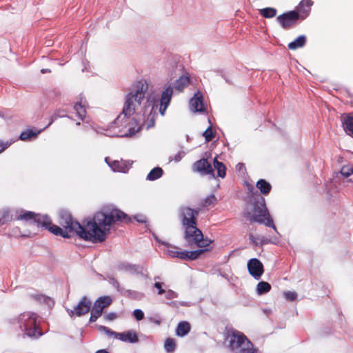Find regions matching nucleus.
Returning a JSON list of instances; mask_svg holds the SVG:
<instances>
[{"instance_id": "nucleus-52", "label": "nucleus", "mask_w": 353, "mask_h": 353, "mask_svg": "<svg viewBox=\"0 0 353 353\" xmlns=\"http://www.w3.org/2000/svg\"><path fill=\"white\" fill-rule=\"evenodd\" d=\"M91 313L94 315H95L96 316H97L98 318H99L102 313L101 311L98 310H96L95 308H94L93 307H92L91 308Z\"/></svg>"}, {"instance_id": "nucleus-36", "label": "nucleus", "mask_w": 353, "mask_h": 353, "mask_svg": "<svg viewBox=\"0 0 353 353\" xmlns=\"http://www.w3.org/2000/svg\"><path fill=\"white\" fill-rule=\"evenodd\" d=\"M212 241L208 239H204L203 236L201 238H199V241L195 242L194 245H196L199 248H205L210 245Z\"/></svg>"}, {"instance_id": "nucleus-31", "label": "nucleus", "mask_w": 353, "mask_h": 353, "mask_svg": "<svg viewBox=\"0 0 353 353\" xmlns=\"http://www.w3.org/2000/svg\"><path fill=\"white\" fill-rule=\"evenodd\" d=\"M214 167L217 170V174L219 177L224 178L225 176L226 167L222 162L219 161L216 158L214 159Z\"/></svg>"}, {"instance_id": "nucleus-24", "label": "nucleus", "mask_w": 353, "mask_h": 353, "mask_svg": "<svg viewBox=\"0 0 353 353\" xmlns=\"http://www.w3.org/2000/svg\"><path fill=\"white\" fill-rule=\"evenodd\" d=\"M190 82V79L186 76H181L174 83V88L178 92H181L183 89L188 86Z\"/></svg>"}, {"instance_id": "nucleus-19", "label": "nucleus", "mask_w": 353, "mask_h": 353, "mask_svg": "<svg viewBox=\"0 0 353 353\" xmlns=\"http://www.w3.org/2000/svg\"><path fill=\"white\" fill-rule=\"evenodd\" d=\"M112 299L110 296H100L93 303L92 307L103 312V310L111 305Z\"/></svg>"}, {"instance_id": "nucleus-43", "label": "nucleus", "mask_w": 353, "mask_h": 353, "mask_svg": "<svg viewBox=\"0 0 353 353\" xmlns=\"http://www.w3.org/2000/svg\"><path fill=\"white\" fill-rule=\"evenodd\" d=\"M163 294H165V299L168 300H172L178 297V294L172 290H165Z\"/></svg>"}, {"instance_id": "nucleus-41", "label": "nucleus", "mask_w": 353, "mask_h": 353, "mask_svg": "<svg viewBox=\"0 0 353 353\" xmlns=\"http://www.w3.org/2000/svg\"><path fill=\"white\" fill-rule=\"evenodd\" d=\"M203 135L205 137V141L208 142L211 141L214 139V134L212 130L211 126L208 127L206 129V130L203 132Z\"/></svg>"}, {"instance_id": "nucleus-59", "label": "nucleus", "mask_w": 353, "mask_h": 353, "mask_svg": "<svg viewBox=\"0 0 353 353\" xmlns=\"http://www.w3.org/2000/svg\"><path fill=\"white\" fill-rule=\"evenodd\" d=\"M168 304L170 306H172V307H175V306H176V302H174V301H172V302L168 303Z\"/></svg>"}, {"instance_id": "nucleus-16", "label": "nucleus", "mask_w": 353, "mask_h": 353, "mask_svg": "<svg viewBox=\"0 0 353 353\" xmlns=\"http://www.w3.org/2000/svg\"><path fill=\"white\" fill-rule=\"evenodd\" d=\"M193 170L203 175L212 174L213 176H214L211 164L205 159L196 161L193 165Z\"/></svg>"}, {"instance_id": "nucleus-35", "label": "nucleus", "mask_w": 353, "mask_h": 353, "mask_svg": "<svg viewBox=\"0 0 353 353\" xmlns=\"http://www.w3.org/2000/svg\"><path fill=\"white\" fill-rule=\"evenodd\" d=\"M312 5L311 0H302L299 5V10L301 12H307Z\"/></svg>"}, {"instance_id": "nucleus-13", "label": "nucleus", "mask_w": 353, "mask_h": 353, "mask_svg": "<svg viewBox=\"0 0 353 353\" xmlns=\"http://www.w3.org/2000/svg\"><path fill=\"white\" fill-rule=\"evenodd\" d=\"M172 94L173 87L171 83H167L165 86L164 90L162 92L160 99L159 112L163 116L170 105Z\"/></svg>"}, {"instance_id": "nucleus-17", "label": "nucleus", "mask_w": 353, "mask_h": 353, "mask_svg": "<svg viewBox=\"0 0 353 353\" xmlns=\"http://www.w3.org/2000/svg\"><path fill=\"white\" fill-rule=\"evenodd\" d=\"M341 121L346 134L353 137V114H343Z\"/></svg>"}, {"instance_id": "nucleus-15", "label": "nucleus", "mask_w": 353, "mask_h": 353, "mask_svg": "<svg viewBox=\"0 0 353 353\" xmlns=\"http://www.w3.org/2000/svg\"><path fill=\"white\" fill-rule=\"evenodd\" d=\"M117 270L130 274H142L143 273L142 266L137 264H132L127 261L118 263L117 264Z\"/></svg>"}, {"instance_id": "nucleus-18", "label": "nucleus", "mask_w": 353, "mask_h": 353, "mask_svg": "<svg viewBox=\"0 0 353 353\" xmlns=\"http://www.w3.org/2000/svg\"><path fill=\"white\" fill-rule=\"evenodd\" d=\"M105 161L108 163L109 166L114 172H127L131 166V163L126 161H114L112 163L108 161V158H105Z\"/></svg>"}, {"instance_id": "nucleus-51", "label": "nucleus", "mask_w": 353, "mask_h": 353, "mask_svg": "<svg viewBox=\"0 0 353 353\" xmlns=\"http://www.w3.org/2000/svg\"><path fill=\"white\" fill-rule=\"evenodd\" d=\"M117 314L114 312H110L105 316V319L108 321H113L117 318Z\"/></svg>"}, {"instance_id": "nucleus-42", "label": "nucleus", "mask_w": 353, "mask_h": 353, "mask_svg": "<svg viewBox=\"0 0 353 353\" xmlns=\"http://www.w3.org/2000/svg\"><path fill=\"white\" fill-rule=\"evenodd\" d=\"M108 281H109V283L114 288H115L118 292H119L120 293L121 292V290H123V288H121L120 286V284H119V281L114 277L109 276L108 277Z\"/></svg>"}, {"instance_id": "nucleus-49", "label": "nucleus", "mask_w": 353, "mask_h": 353, "mask_svg": "<svg viewBox=\"0 0 353 353\" xmlns=\"http://www.w3.org/2000/svg\"><path fill=\"white\" fill-rule=\"evenodd\" d=\"M185 152H184V151H179V152H178L175 154V156H174V157L173 160H174L175 162H179V161H180L183 158V157L185 156Z\"/></svg>"}, {"instance_id": "nucleus-8", "label": "nucleus", "mask_w": 353, "mask_h": 353, "mask_svg": "<svg viewBox=\"0 0 353 353\" xmlns=\"http://www.w3.org/2000/svg\"><path fill=\"white\" fill-rule=\"evenodd\" d=\"M92 305V302L91 299L87 296H83L73 309L67 308L66 311L70 318L80 317L89 313Z\"/></svg>"}, {"instance_id": "nucleus-5", "label": "nucleus", "mask_w": 353, "mask_h": 353, "mask_svg": "<svg viewBox=\"0 0 353 353\" xmlns=\"http://www.w3.org/2000/svg\"><path fill=\"white\" fill-rule=\"evenodd\" d=\"M20 329L29 337L37 338L42 335L37 325V316L34 313L24 312L18 317Z\"/></svg>"}, {"instance_id": "nucleus-50", "label": "nucleus", "mask_w": 353, "mask_h": 353, "mask_svg": "<svg viewBox=\"0 0 353 353\" xmlns=\"http://www.w3.org/2000/svg\"><path fill=\"white\" fill-rule=\"evenodd\" d=\"M10 143L8 142H4L0 140V153L3 152L6 149L10 146Z\"/></svg>"}, {"instance_id": "nucleus-21", "label": "nucleus", "mask_w": 353, "mask_h": 353, "mask_svg": "<svg viewBox=\"0 0 353 353\" xmlns=\"http://www.w3.org/2000/svg\"><path fill=\"white\" fill-rule=\"evenodd\" d=\"M41 228H44L45 229H48L50 232L57 235L61 236L63 238H70L71 236V233H70L65 228H61L59 226L56 225H51V223L47 226H41Z\"/></svg>"}, {"instance_id": "nucleus-56", "label": "nucleus", "mask_w": 353, "mask_h": 353, "mask_svg": "<svg viewBox=\"0 0 353 353\" xmlns=\"http://www.w3.org/2000/svg\"><path fill=\"white\" fill-rule=\"evenodd\" d=\"M151 321L158 325H159L161 322V320H157V319H151Z\"/></svg>"}, {"instance_id": "nucleus-54", "label": "nucleus", "mask_w": 353, "mask_h": 353, "mask_svg": "<svg viewBox=\"0 0 353 353\" xmlns=\"http://www.w3.org/2000/svg\"><path fill=\"white\" fill-rule=\"evenodd\" d=\"M99 318L96 316L95 315L90 313V316L89 319L90 323H94Z\"/></svg>"}, {"instance_id": "nucleus-55", "label": "nucleus", "mask_w": 353, "mask_h": 353, "mask_svg": "<svg viewBox=\"0 0 353 353\" xmlns=\"http://www.w3.org/2000/svg\"><path fill=\"white\" fill-rule=\"evenodd\" d=\"M236 169L239 171H241L243 169H245V165L243 163H239L236 165Z\"/></svg>"}, {"instance_id": "nucleus-37", "label": "nucleus", "mask_w": 353, "mask_h": 353, "mask_svg": "<svg viewBox=\"0 0 353 353\" xmlns=\"http://www.w3.org/2000/svg\"><path fill=\"white\" fill-rule=\"evenodd\" d=\"M10 219L8 210H3L0 213V225L8 221Z\"/></svg>"}, {"instance_id": "nucleus-38", "label": "nucleus", "mask_w": 353, "mask_h": 353, "mask_svg": "<svg viewBox=\"0 0 353 353\" xmlns=\"http://www.w3.org/2000/svg\"><path fill=\"white\" fill-rule=\"evenodd\" d=\"M340 174L344 177H349L353 174V168L350 166H343L341 169Z\"/></svg>"}, {"instance_id": "nucleus-45", "label": "nucleus", "mask_w": 353, "mask_h": 353, "mask_svg": "<svg viewBox=\"0 0 353 353\" xmlns=\"http://www.w3.org/2000/svg\"><path fill=\"white\" fill-rule=\"evenodd\" d=\"M216 201V198L214 194H210V196H207L203 202V205L206 207L209 206L213 203H214Z\"/></svg>"}, {"instance_id": "nucleus-34", "label": "nucleus", "mask_w": 353, "mask_h": 353, "mask_svg": "<svg viewBox=\"0 0 353 353\" xmlns=\"http://www.w3.org/2000/svg\"><path fill=\"white\" fill-rule=\"evenodd\" d=\"M164 348L168 353H172L176 349V342L172 338H168L164 344Z\"/></svg>"}, {"instance_id": "nucleus-26", "label": "nucleus", "mask_w": 353, "mask_h": 353, "mask_svg": "<svg viewBox=\"0 0 353 353\" xmlns=\"http://www.w3.org/2000/svg\"><path fill=\"white\" fill-rule=\"evenodd\" d=\"M306 37L305 35H300L294 41L288 44V48L290 50H296L302 48L305 45Z\"/></svg>"}, {"instance_id": "nucleus-53", "label": "nucleus", "mask_w": 353, "mask_h": 353, "mask_svg": "<svg viewBox=\"0 0 353 353\" xmlns=\"http://www.w3.org/2000/svg\"><path fill=\"white\" fill-rule=\"evenodd\" d=\"M134 219L137 220V221H138L139 223L145 222V219L143 216H135Z\"/></svg>"}, {"instance_id": "nucleus-33", "label": "nucleus", "mask_w": 353, "mask_h": 353, "mask_svg": "<svg viewBox=\"0 0 353 353\" xmlns=\"http://www.w3.org/2000/svg\"><path fill=\"white\" fill-rule=\"evenodd\" d=\"M41 130H39L38 132H34L32 130H27L21 132L19 138L22 141H26L32 137H36L41 132Z\"/></svg>"}, {"instance_id": "nucleus-11", "label": "nucleus", "mask_w": 353, "mask_h": 353, "mask_svg": "<svg viewBox=\"0 0 353 353\" xmlns=\"http://www.w3.org/2000/svg\"><path fill=\"white\" fill-rule=\"evenodd\" d=\"M183 227L185 229L184 239L190 246L194 245L195 242L199 241V238H201L203 236L201 230L196 227V225Z\"/></svg>"}, {"instance_id": "nucleus-25", "label": "nucleus", "mask_w": 353, "mask_h": 353, "mask_svg": "<svg viewBox=\"0 0 353 353\" xmlns=\"http://www.w3.org/2000/svg\"><path fill=\"white\" fill-rule=\"evenodd\" d=\"M190 331V324L187 321L180 322L176 329V334L179 336H184Z\"/></svg>"}, {"instance_id": "nucleus-40", "label": "nucleus", "mask_w": 353, "mask_h": 353, "mask_svg": "<svg viewBox=\"0 0 353 353\" xmlns=\"http://www.w3.org/2000/svg\"><path fill=\"white\" fill-rule=\"evenodd\" d=\"M99 330L100 331H103L107 335L110 336H114V338L117 339V334L119 332H116L114 331L111 330L108 327L103 326V325H99Z\"/></svg>"}, {"instance_id": "nucleus-3", "label": "nucleus", "mask_w": 353, "mask_h": 353, "mask_svg": "<svg viewBox=\"0 0 353 353\" xmlns=\"http://www.w3.org/2000/svg\"><path fill=\"white\" fill-rule=\"evenodd\" d=\"M254 214L247 212L245 216L252 222H257L265 224L268 227L272 228L277 232L273 220L270 217L269 211L265 205V199L259 196V198L254 203Z\"/></svg>"}, {"instance_id": "nucleus-60", "label": "nucleus", "mask_w": 353, "mask_h": 353, "mask_svg": "<svg viewBox=\"0 0 353 353\" xmlns=\"http://www.w3.org/2000/svg\"><path fill=\"white\" fill-rule=\"evenodd\" d=\"M154 279H155V280H159V276H155V277H154Z\"/></svg>"}, {"instance_id": "nucleus-61", "label": "nucleus", "mask_w": 353, "mask_h": 353, "mask_svg": "<svg viewBox=\"0 0 353 353\" xmlns=\"http://www.w3.org/2000/svg\"><path fill=\"white\" fill-rule=\"evenodd\" d=\"M52 122H53V119H52V121L50 122V123L48 124V125H50V124H52Z\"/></svg>"}, {"instance_id": "nucleus-12", "label": "nucleus", "mask_w": 353, "mask_h": 353, "mask_svg": "<svg viewBox=\"0 0 353 353\" xmlns=\"http://www.w3.org/2000/svg\"><path fill=\"white\" fill-rule=\"evenodd\" d=\"M248 270L250 274L256 280H259L264 272L263 263L256 258H252L248 261Z\"/></svg>"}, {"instance_id": "nucleus-46", "label": "nucleus", "mask_w": 353, "mask_h": 353, "mask_svg": "<svg viewBox=\"0 0 353 353\" xmlns=\"http://www.w3.org/2000/svg\"><path fill=\"white\" fill-rule=\"evenodd\" d=\"M218 73L224 79V80L225 81L226 83H229V84H232V81L231 79V77L229 73L228 72H225L223 70L221 71H218Z\"/></svg>"}, {"instance_id": "nucleus-27", "label": "nucleus", "mask_w": 353, "mask_h": 353, "mask_svg": "<svg viewBox=\"0 0 353 353\" xmlns=\"http://www.w3.org/2000/svg\"><path fill=\"white\" fill-rule=\"evenodd\" d=\"M256 186L260 190L261 193L264 195L268 194L272 189L270 183L265 179H259L257 181Z\"/></svg>"}, {"instance_id": "nucleus-39", "label": "nucleus", "mask_w": 353, "mask_h": 353, "mask_svg": "<svg viewBox=\"0 0 353 353\" xmlns=\"http://www.w3.org/2000/svg\"><path fill=\"white\" fill-rule=\"evenodd\" d=\"M35 300L39 301V302H43L46 304L49 305L50 302L52 303V301L50 298L42 294H35L32 296Z\"/></svg>"}, {"instance_id": "nucleus-29", "label": "nucleus", "mask_w": 353, "mask_h": 353, "mask_svg": "<svg viewBox=\"0 0 353 353\" xmlns=\"http://www.w3.org/2000/svg\"><path fill=\"white\" fill-rule=\"evenodd\" d=\"M271 290V285L266 281H260L256 285V292L262 295L269 292Z\"/></svg>"}, {"instance_id": "nucleus-23", "label": "nucleus", "mask_w": 353, "mask_h": 353, "mask_svg": "<svg viewBox=\"0 0 353 353\" xmlns=\"http://www.w3.org/2000/svg\"><path fill=\"white\" fill-rule=\"evenodd\" d=\"M85 103V100L81 96L80 101L77 102L74 105V110H75L77 115L82 121L84 119L86 114Z\"/></svg>"}, {"instance_id": "nucleus-10", "label": "nucleus", "mask_w": 353, "mask_h": 353, "mask_svg": "<svg viewBox=\"0 0 353 353\" xmlns=\"http://www.w3.org/2000/svg\"><path fill=\"white\" fill-rule=\"evenodd\" d=\"M300 15L296 11H289L277 17L276 21L281 26L288 30L295 25L299 21Z\"/></svg>"}, {"instance_id": "nucleus-57", "label": "nucleus", "mask_w": 353, "mask_h": 353, "mask_svg": "<svg viewBox=\"0 0 353 353\" xmlns=\"http://www.w3.org/2000/svg\"><path fill=\"white\" fill-rule=\"evenodd\" d=\"M95 353H109L106 350H97Z\"/></svg>"}, {"instance_id": "nucleus-62", "label": "nucleus", "mask_w": 353, "mask_h": 353, "mask_svg": "<svg viewBox=\"0 0 353 353\" xmlns=\"http://www.w3.org/2000/svg\"><path fill=\"white\" fill-rule=\"evenodd\" d=\"M181 305H186L185 303H182Z\"/></svg>"}, {"instance_id": "nucleus-4", "label": "nucleus", "mask_w": 353, "mask_h": 353, "mask_svg": "<svg viewBox=\"0 0 353 353\" xmlns=\"http://www.w3.org/2000/svg\"><path fill=\"white\" fill-rule=\"evenodd\" d=\"M229 347L234 353H257L258 350L246 336L239 332L234 331L228 336Z\"/></svg>"}, {"instance_id": "nucleus-28", "label": "nucleus", "mask_w": 353, "mask_h": 353, "mask_svg": "<svg viewBox=\"0 0 353 353\" xmlns=\"http://www.w3.org/2000/svg\"><path fill=\"white\" fill-rule=\"evenodd\" d=\"M121 294L125 296L136 300H140L144 296V294L141 292L132 290H126L125 288L121 290Z\"/></svg>"}, {"instance_id": "nucleus-6", "label": "nucleus", "mask_w": 353, "mask_h": 353, "mask_svg": "<svg viewBox=\"0 0 353 353\" xmlns=\"http://www.w3.org/2000/svg\"><path fill=\"white\" fill-rule=\"evenodd\" d=\"M156 240L166 247L164 251L166 254L172 258H177L182 260H195L205 251L204 250L194 251L181 250L176 246L172 245L168 242L160 241L157 238H156Z\"/></svg>"}, {"instance_id": "nucleus-22", "label": "nucleus", "mask_w": 353, "mask_h": 353, "mask_svg": "<svg viewBox=\"0 0 353 353\" xmlns=\"http://www.w3.org/2000/svg\"><path fill=\"white\" fill-rule=\"evenodd\" d=\"M249 239L253 245L256 246L262 247L264 245L268 244V243H275L274 241H272L271 239L265 237L263 236H255L252 234H249Z\"/></svg>"}, {"instance_id": "nucleus-20", "label": "nucleus", "mask_w": 353, "mask_h": 353, "mask_svg": "<svg viewBox=\"0 0 353 353\" xmlns=\"http://www.w3.org/2000/svg\"><path fill=\"white\" fill-rule=\"evenodd\" d=\"M117 339L121 341L134 343L139 341V338L136 332L133 330H128L125 332H119Z\"/></svg>"}, {"instance_id": "nucleus-30", "label": "nucleus", "mask_w": 353, "mask_h": 353, "mask_svg": "<svg viewBox=\"0 0 353 353\" xmlns=\"http://www.w3.org/2000/svg\"><path fill=\"white\" fill-rule=\"evenodd\" d=\"M163 171L159 167L153 168L148 174L146 179L148 181H154L163 175Z\"/></svg>"}, {"instance_id": "nucleus-63", "label": "nucleus", "mask_w": 353, "mask_h": 353, "mask_svg": "<svg viewBox=\"0 0 353 353\" xmlns=\"http://www.w3.org/2000/svg\"><path fill=\"white\" fill-rule=\"evenodd\" d=\"M348 181H350V182H353V181H352L351 179H349V180H348Z\"/></svg>"}, {"instance_id": "nucleus-44", "label": "nucleus", "mask_w": 353, "mask_h": 353, "mask_svg": "<svg viewBox=\"0 0 353 353\" xmlns=\"http://www.w3.org/2000/svg\"><path fill=\"white\" fill-rule=\"evenodd\" d=\"M284 297L288 301H294L296 299L297 294L294 292L287 291L284 292Z\"/></svg>"}, {"instance_id": "nucleus-32", "label": "nucleus", "mask_w": 353, "mask_h": 353, "mask_svg": "<svg viewBox=\"0 0 353 353\" xmlns=\"http://www.w3.org/2000/svg\"><path fill=\"white\" fill-rule=\"evenodd\" d=\"M259 13L265 18L270 19L276 16V10L274 8H265L259 10Z\"/></svg>"}, {"instance_id": "nucleus-48", "label": "nucleus", "mask_w": 353, "mask_h": 353, "mask_svg": "<svg viewBox=\"0 0 353 353\" xmlns=\"http://www.w3.org/2000/svg\"><path fill=\"white\" fill-rule=\"evenodd\" d=\"M163 285H164V283L161 282H155L154 284V288L158 290L157 294L159 295H162L165 292V290L163 289Z\"/></svg>"}, {"instance_id": "nucleus-58", "label": "nucleus", "mask_w": 353, "mask_h": 353, "mask_svg": "<svg viewBox=\"0 0 353 353\" xmlns=\"http://www.w3.org/2000/svg\"><path fill=\"white\" fill-rule=\"evenodd\" d=\"M41 73L43 74H45V73H47V72H50V69H42L41 70Z\"/></svg>"}, {"instance_id": "nucleus-9", "label": "nucleus", "mask_w": 353, "mask_h": 353, "mask_svg": "<svg viewBox=\"0 0 353 353\" xmlns=\"http://www.w3.org/2000/svg\"><path fill=\"white\" fill-rule=\"evenodd\" d=\"M179 217L183 226L196 225L197 217L200 209H192L190 207L181 206L179 208Z\"/></svg>"}, {"instance_id": "nucleus-2", "label": "nucleus", "mask_w": 353, "mask_h": 353, "mask_svg": "<svg viewBox=\"0 0 353 353\" xmlns=\"http://www.w3.org/2000/svg\"><path fill=\"white\" fill-rule=\"evenodd\" d=\"M148 89V85L145 81H136L131 86L130 91L125 96V101L121 113L114 119L113 124L116 127H124L128 128L127 132L121 133V137H132L139 132L143 125L148 130L155 125L156 117L158 115L157 107L153 106L147 119L143 123H141L140 117H134L132 121L128 123V119L133 115L138 106L145 98V92Z\"/></svg>"}, {"instance_id": "nucleus-47", "label": "nucleus", "mask_w": 353, "mask_h": 353, "mask_svg": "<svg viewBox=\"0 0 353 353\" xmlns=\"http://www.w3.org/2000/svg\"><path fill=\"white\" fill-rule=\"evenodd\" d=\"M133 316L137 321H141L144 318V313L140 309H136L133 311Z\"/></svg>"}, {"instance_id": "nucleus-7", "label": "nucleus", "mask_w": 353, "mask_h": 353, "mask_svg": "<svg viewBox=\"0 0 353 353\" xmlns=\"http://www.w3.org/2000/svg\"><path fill=\"white\" fill-rule=\"evenodd\" d=\"M17 219L24 220L30 225H35L38 228L47 226L50 223V218L48 216L35 214L30 211H22Z\"/></svg>"}, {"instance_id": "nucleus-1", "label": "nucleus", "mask_w": 353, "mask_h": 353, "mask_svg": "<svg viewBox=\"0 0 353 353\" xmlns=\"http://www.w3.org/2000/svg\"><path fill=\"white\" fill-rule=\"evenodd\" d=\"M125 220L130 222L131 219L123 212L113 209L110 212H98L93 218L81 225L74 221L71 214L66 210L59 212V223L72 234H77L80 239L92 243L103 242L110 230V227L116 221Z\"/></svg>"}, {"instance_id": "nucleus-14", "label": "nucleus", "mask_w": 353, "mask_h": 353, "mask_svg": "<svg viewBox=\"0 0 353 353\" xmlns=\"http://www.w3.org/2000/svg\"><path fill=\"white\" fill-rule=\"evenodd\" d=\"M190 108L194 112L203 113L206 111L205 105L203 102V95L198 91L194 97L190 100Z\"/></svg>"}]
</instances>
